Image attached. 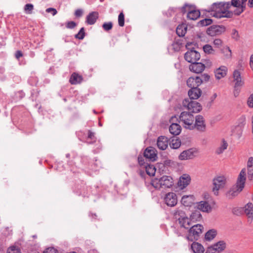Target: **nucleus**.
I'll return each instance as SVG.
<instances>
[{"label": "nucleus", "instance_id": "1", "mask_svg": "<svg viewBox=\"0 0 253 253\" xmlns=\"http://www.w3.org/2000/svg\"><path fill=\"white\" fill-rule=\"evenodd\" d=\"M229 2L221 1L214 2L211 6V10L214 12L213 16L217 18L232 17L233 12L229 10Z\"/></svg>", "mask_w": 253, "mask_h": 253}, {"label": "nucleus", "instance_id": "2", "mask_svg": "<svg viewBox=\"0 0 253 253\" xmlns=\"http://www.w3.org/2000/svg\"><path fill=\"white\" fill-rule=\"evenodd\" d=\"M193 44L192 42L187 43L185 47L188 51L184 54L185 60L191 63L198 61L201 58L200 53L195 49Z\"/></svg>", "mask_w": 253, "mask_h": 253}, {"label": "nucleus", "instance_id": "3", "mask_svg": "<svg viewBox=\"0 0 253 253\" xmlns=\"http://www.w3.org/2000/svg\"><path fill=\"white\" fill-rule=\"evenodd\" d=\"M203 226L200 224L192 225L188 230L187 239L190 241L198 240L203 232Z\"/></svg>", "mask_w": 253, "mask_h": 253}, {"label": "nucleus", "instance_id": "4", "mask_svg": "<svg viewBox=\"0 0 253 253\" xmlns=\"http://www.w3.org/2000/svg\"><path fill=\"white\" fill-rule=\"evenodd\" d=\"M182 104L184 109H188L190 113H198L202 110V106L200 103L188 98L184 99Z\"/></svg>", "mask_w": 253, "mask_h": 253}, {"label": "nucleus", "instance_id": "5", "mask_svg": "<svg viewBox=\"0 0 253 253\" xmlns=\"http://www.w3.org/2000/svg\"><path fill=\"white\" fill-rule=\"evenodd\" d=\"M195 117L190 112H182L179 117L180 122L183 123L184 126L189 129H193V125Z\"/></svg>", "mask_w": 253, "mask_h": 253}, {"label": "nucleus", "instance_id": "6", "mask_svg": "<svg viewBox=\"0 0 253 253\" xmlns=\"http://www.w3.org/2000/svg\"><path fill=\"white\" fill-rule=\"evenodd\" d=\"M226 182V179L223 176H218L213 178L212 191L215 195L218 194V190L219 189L223 188L225 187Z\"/></svg>", "mask_w": 253, "mask_h": 253}, {"label": "nucleus", "instance_id": "7", "mask_svg": "<svg viewBox=\"0 0 253 253\" xmlns=\"http://www.w3.org/2000/svg\"><path fill=\"white\" fill-rule=\"evenodd\" d=\"M226 244L224 241H219L209 247L205 253H220L225 249Z\"/></svg>", "mask_w": 253, "mask_h": 253}, {"label": "nucleus", "instance_id": "8", "mask_svg": "<svg viewBox=\"0 0 253 253\" xmlns=\"http://www.w3.org/2000/svg\"><path fill=\"white\" fill-rule=\"evenodd\" d=\"M198 153V151L196 148H189L182 151L179 155L178 158L180 160L192 159L196 157Z\"/></svg>", "mask_w": 253, "mask_h": 253}, {"label": "nucleus", "instance_id": "9", "mask_svg": "<svg viewBox=\"0 0 253 253\" xmlns=\"http://www.w3.org/2000/svg\"><path fill=\"white\" fill-rule=\"evenodd\" d=\"M194 121L193 129L196 128L199 131L204 132L206 129V125L204 117L202 115H198L195 117Z\"/></svg>", "mask_w": 253, "mask_h": 253}, {"label": "nucleus", "instance_id": "10", "mask_svg": "<svg viewBox=\"0 0 253 253\" xmlns=\"http://www.w3.org/2000/svg\"><path fill=\"white\" fill-rule=\"evenodd\" d=\"M228 2L229 3V8L231 6L236 7L235 10L232 11L233 15H235L236 16H239L245 10V6L241 5V3L239 0H231L230 2Z\"/></svg>", "mask_w": 253, "mask_h": 253}, {"label": "nucleus", "instance_id": "11", "mask_svg": "<svg viewBox=\"0 0 253 253\" xmlns=\"http://www.w3.org/2000/svg\"><path fill=\"white\" fill-rule=\"evenodd\" d=\"M225 30L223 25H212L207 29V33L211 36H214L224 33Z\"/></svg>", "mask_w": 253, "mask_h": 253}, {"label": "nucleus", "instance_id": "12", "mask_svg": "<svg viewBox=\"0 0 253 253\" xmlns=\"http://www.w3.org/2000/svg\"><path fill=\"white\" fill-rule=\"evenodd\" d=\"M164 201L167 206L171 207L175 206L177 203L176 194L174 192L167 193L164 198Z\"/></svg>", "mask_w": 253, "mask_h": 253}, {"label": "nucleus", "instance_id": "13", "mask_svg": "<svg viewBox=\"0 0 253 253\" xmlns=\"http://www.w3.org/2000/svg\"><path fill=\"white\" fill-rule=\"evenodd\" d=\"M143 156L149 161L154 162L157 159V151L153 147H148L145 150Z\"/></svg>", "mask_w": 253, "mask_h": 253}, {"label": "nucleus", "instance_id": "14", "mask_svg": "<svg viewBox=\"0 0 253 253\" xmlns=\"http://www.w3.org/2000/svg\"><path fill=\"white\" fill-rule=\"evenodd\" d=\"M205 68L206 66L204 63L198 62L197 61L192 62L189 66L190 71L196 74L202 73L204 71Z\"/></svg>", "mask_w": 253, "mask_h": 253}, {"label": "nucleus", "instance_id": "15", "mask_svg": "<svg viewBox=\"0 0 253 253\" xmlns=\"http://www.w3.org/2000/svg\"><path fill=\"white\" fill-rule=\"evenodd\" d=\"M177 119L175 116L171 117L170 122H171V125L169 127V132L173 135H177L181 132V126L177 123H173L174 120Z\"/></svg>", "mask_w": 253, "mask_h": 253}, {"label": "nucleus", "instance_id": "16", "mask_svg": "<svg viewBox=\"0 0 253 253\" xmlns=\"http://www.w3.org/2000/svg\"><path fill=\"white\" fill-rule=\"evenodd\" d=\"M202 84V81L198 76L189 77L186 81L187 85L190 88L198 87Z\"/></svg>", "mask_w": 253, "mask_h": 253}, {"label": "nucleus", "instance_id": "17", "mask_svg": "<svg viewBox=\"0 0 253 253\" xmlns=\"http://www.w3.org/2000/svg\"><path fill=\"white\" fill-rule=\"evenodd\" d=\"M200 15L201 13L199 10L197 9L195 5H193V6H190L188 10L187 18L190 20H195L200 17Z\"/></svg>", "mask_w": 253, "mask_h": 253}, {"label": "nucleus", "instance_id": "18", "mask_svg": "<svg viewBox=\"0 0 253 253\" xmlns=\"http://www.w3.org/2000/svg\"><path fill=\"white\" fill-rule=\"evenodd\" d=\"M241 185L240 183H236V185L233 186L230 190L226 193V197L229 199H232L242 191L244 188H241Z\"/></svg>", "mask_w": 253, "mask_h": 253}, {"label": "nucleus", "instance_id": "19", "mask_svg": "<svg viewBox=\"0 0 253 253\" xmlns=\"http://www.w3.org/2000/svg\"><path fill=\"white\" fill-rule=\"evenodd\" d=\"M202 93V91L199 87H194L190 88L188 92V94L191 100H196L198 99Z\"/></svg>", "mask_w": 253, "mask_h": 253}, {"label": "nucleus", "instance_id": "20", "mask_svg": "<svg viewBox=\"0 0 253 253\" xmlns=\"http://www.w3.org/2000/svg\"><path fill=\"white\" fill-rule=\"evenodd\" d=\"M160 184L162 185L163 188H170L173 184V179L170 176L164 175L160 178Z\"/></svg>", "mask_w": 253, "mask_h": 253}, {"label": "nucleus", "instance_id": "21", "mask_svg": "<svg viewBox=\"0 0 253 253\" xmlns=\"http://www.w3.org/2000/svg\"><path fill=\"white\" fill-rule=\"evenodd\" d=\"M157 145L160 150H166L168 146V138L165 136H159L157 139Z\"/></svg>", "mask_w": 253, "mask_h": 253}, {"label": "nucleus", "instance_id": "22", "mask_svg": "<svg viewBox=\"0 0 253 253\" xmlns=\"http://www.w3.org/2000/svg\"><path fill=\"white\" fill-rule=\"evenodd\" d=\"M98 17V12L96 11H92L90 12L86 16L85 22L88 25H93L95 23Z\"/></svg>", "mask_w": 253, "mask_h": 253}, {"label": "nucleus", "instance_id": "23", "mask_svg": "<svg viewBox=\"0 0 253 253\" xmlns=\"http://www.w3.org/2000/svg\"><path fill=\"white\" fill-rule=\"evenodd\" d=\"M227 68L226 66H221L214 71L215 77L216 79L219 80L225 77L227 74Z\"/></svg>", "mask_w": 253, "mask_h": 253}, {"label": "nucleus", "instance_id": "24", "mask_svg": "<svg viewBox=\"0 0 253 253\" xmlns=\"http://www.w3.org/2000/svg\"><path fill=\"white\" fill-rule=\"evenodd\" d=\"M194 200L193 195H184L181 198V202L184 206L190 207L194 203Z\"/></svg>", "mask_w": 253, "mask_h": 253}, {"label": "nucleus", "instance_id": "25", "mask_svg": "<svg viewBox=\"0 0 253 253\" xmlns=\"http://www.w3.org/2000/svg\"><path fill=\"white\" fill-rule=\"evenodd\" d=\"M190 180L191 178L189 175L183 174L180 177L178 184L182 189H183L189 184Z\"/></svg>", "mask_w": 253, "mask_h": 253}, {"label": "nucleus", "instance_id": "26", "mask_svg": "<svg viewBox=\"0 0 253 253\" xmlns=\"http://www.w3.org/2000/svg\"><path fill=\"white\" fill-rule=\"evenodd\" d=\"M83 80L82 76L77 73H73L70 77L69 82L72 84H76L81 83Z\"/></svg>", "mask_w": 253, "mask_h": 253}, {"label": "nucleus", "instance_id": "27", "mask_svg": "<svg viewBox=\"0 0 253 253\" xmlns=\"http://www.w3.org/2000/svg\"><path fill=\"white\" fill-rule=\"evenodd\" d=\"M197 208L203 212H209L211 211V207L209 203L206 201L200 202L197 206Z\"/></svg>", "mask_w": 253, "mask_h": 253}, {"label": "nucleus", "instance_id": "28", "mask_svg": "<svg viewBox=\"0 0 253 253\" xmlns=\"http://www.w3.org/2000/svg\"><path fill=\"white\" fill-rule=\"evenodd\" d=\"M194 253H203L205 249L203 246L198 242H193L191 246Z\"/></svg>", "mask_w": 253, "mask_h": 253}, {"label": "nucleus", "instance_id": "29", "mask_svg": "<svg viewBox=\"0 0 253 253\" xmlns=\"http://www.w3.org/2000/svg\"><path fill=\"white\" fill-rule=\"evenodd\" d=\"M180 226L185 229H188L190 226L192 225V222L190 219V218H188L186 216L182 220H180L178 221Z\"/></svg>", "mask_w": 253, "mask_h": 253}, {"label": "nucleus", "instance_id": "30", "mask_svg": "<svg viewBox=\"0 0 253 253\" xmlns=\"http://www.w3.org/2000/svg\"><path fill=\"white\" fill-rule=\"evenodd\" d=\"M245 213L252 219L253 218V204L251 203H248L245 207Z\"/></svg>", "mask_w": 253, "mask_h": 253}, {"label": "nucleus", "instance_id": "31", "mask_svg": "<svg viewBox=\"0 0 253 253\" xmlns=\"http://www.w3.org/2000/svg\"><path fill=\"white\" fill-rule=\"evenodd\" d=\"M190 218L192 222H196L200 221L202 218V216L200 211H195L192 212Z\"/></svg>", "mask_w": 253, "mask_h": 253}, {"label": "nucleus", "instance_id": "32", "mask_svg": "<svg viewBox=\"0 0 253 253\" xmlns=\"http://www.w3.org/2000/svg\"><path fill=\"white\" fill-rule=\"evenodd\" d=\"M246 171L244 169H242L241 171L239 177L238 178V180L237 182L240 183V185H241V188H244L245 183L246 181Z\"/></svg>", "mask_w": 253, "mask_h": 253}, {"label": "nucleus", "instance_id": "33", "mask_svg": "<svg viewBox=\"0 0 253 253\" xmlns=\"http://www.w3.org/2000/svg\"><path fill=\"white\" fill-rule=\"evenodd\" d=\"M187 29V27L185 25H179L176 28V33L179 37H183L186 33Z\"/></svg>", "mask_w": 253, "mask_h": 253}, {"label": "nucleus", "instance_id": "34", "mask_svg": "<svg viewBox=\"0 0 253 253\" xmlns=\"http://www.w3.org/2000/svg\"><path fill=\"white\" fill-rule=\"evenodd\" d=\"M174 218L177 219L178 221L180 220H182L186 215V213L184 211L180 209H176L173 213Z\"/></svg>", "mask_w": 253, "mask_h": 253}, {"label": "nucleus", "instance_id": "35", "mask_svg": "<svg viewBox=\"0 0 253 253\" xmlns=\"http://www.w3.org/2000/svg\"><path fill=\"white\" fill-rule=\"evenodd\" d=\"M235 85H234V94L235 97L238 96L239 92L240 91V87L243 85L244 83L242 81L241 79L235 80Z\"/></svg>", "mask_w": 253, "mask_h": 253}, {"label": "nucleus", "instance_id": "36", "mask_svg": "<svg viewBox=\"0 0 253 253\" xmlns=\"http://www.w3.org/2000/svg\"><path fill=\"white\" fill-rule=\"evenodd\" d=\"M212 23V20L211 18H205L200 20L197 24L198 27H203L210 25Z\"/></svg>", "mask_w": 253, "mask_h": 253}, {"label": "nucleus", "instance_id": "37", "mask_svg": "<svg viewBox=\"0 0 253 253\" xmlns=\"http://www.w3.org/2000/svg\"><path fill=\"white\" fill-rule=\"evenodd\" d=\"M217 235V231L216 230L212 229L209 230L205 234V239L207 241H211Z\"/></svg>", "mask_w": 253, "mask_h": 253}, {"label": "nucleus", "instance_id": "38", "mask_svg": "<svg viewBox=\"0 0 253 253\" xmlns=\"http://www.w3.org/2000/svg\"><path fill=\"white\" fill-rule=\"evenodd\" d=\"M145 170L148 175L149 176L154 175L156 172L155 167L153 165L147 164L145 166Z\"/></svg>", "mask_w": 253, "mask_h": 253}, {"label": "nucleus", "instance_id": "39", "mask_svg": "<svg viewBox=\"0 0 253 253\" xmlns=\"http://www.w3.org/2000/svg\"><path fill=\"white\" fill-rule=\"evenodd\" d=\"M245 123L244 121L241 122L235 127V132H236L238 136L240 138L242 134L243 130L244 127Z\"/></svg>", "mask_w": 253, "mask_h": 253}, {"label": "nucleus", "instance_id": "40", "mask_svg": "<svg viewBox=\"0 0 253 253\" xmlns=\"http://www.w3.org/2000/svg\"><path fill=\"white\" fill-rule=\"evenodd\" d=\"M222 142V144L215 151L216 154L218 155L222 154L224 151L227 149L228 146V143L224 139H223Z\"/></svg>", "mask_w": 253, "mask_h": 253}, {"label": "nucleus", "instance_id": "41", "mask_svg": "<svg viewBox=\"0 0 253 253\" xmlns=\"http://www.w3.org/2000/svg\"><path fill=\"white\" fill-rule=\"evenodd\" d=\"M220 51L226 58H230L231 57L232 53L229 47L227 46L223 47L220 49Z\"/></svg>", "mask_w": 253, "mask_h": 253}, {"label": "nucleus", "instance_id": "42", "mask_svg": "<svg viewBox=\"0 0 253 253\" xmlns=\"http://www.w3.org/2000/svg\"><path fill=\"white\" fill-rule=\"evenodd\" d=\"M160 178L153 179L151 182L152 186L157 190H160L161 188H163L162 185L160 184Z\"/></svg>", "mask_w": 253, "mask_h": 253}, {"label": "nucleus", "instance_id": "43", "mask_svg": "<svg viewBox=\"0 0 253 253\" xmlns=\"http://www.w3.org/2000/svg\"><path fill=\"white\" fill-rule=\"evenodd\" d=\"M34 9V5L31 3H27L24 7V10L26 14H31Z\"/></svg>", "mask_w": 253, "mask_h": 253}, {"label": "nucleus", "instance_id": "44", "mask_svg": "<svg viewBox=\"0 0 253 253\" xmlns=\"http://www.w3.org/2000/svg\"><path fill=\"white\" fill-rule=\"evenodd\" d=\"M85 32H84V27H82L81 28L78 34L75 35V37L76 39H79V40H83L84 38L85 37Z\"/></svg>", "mask_w": 253, "mask_h": 253}, {"label": "nucleus", "instance_id": "45", "mask_svg": "<svg viewBox=\"0 0 253 253\" xmlns=\"http://www.w3.org/2000/svg\"><path fill=\"white\" fill-rule=\"evenodd\" d=\"M170 147L172 149H176L179 148L181 145V142L178 139L172 140L170 143Z\"/></svg>", "mask_w": 253, "mask_h": 253}, {"label": "nucleus", "instance_id": "46", "mask_svg": "<svg viewBox=\"0 0 253 253\" xmlns=\"http://www.w3.org/2000/svg\"><path fill=\"white\" fill-rule=\"evenodd\" d=\"M203 48L205 53L209 54H213L214 50L211 45L207 44L203 46Z\"/></svg>", "mask_w": 253, "mask_h": 253}, {"label": "nucleus", "instance_id": "47", "mask_svg": "<svg viewBox=\"0 0 253 253\" xmlns=\"http://www.w3.org/2000/svg\"><path fill=\"white\" fill-rule=\"evenodd\" d=\"M118 24L120 27H123L125 25V15L123 12L118 16Z\"/></svg>", "mask_w": 253, "mask_h": 253}, {"label": "nucleus", "instance_id": "48", "mask_svg": "<svg viewBox=\"0 0 253 253\" xmlns=\"http://www.w3.org/2000/svg\"><path fill=\"white\" fill-rule=\"evenodd\" d=\"M102 28L106 31L111 30L113 28V23L112 22H105L102 25Z\"/></svg>", "mask_w": 253, "mask_h": 253}, {"label": "nucleus", "instance_id": "49", "mask_svg": "<svg viewBox=\"0 0 253 253\" xmlns=\"http://www.w3.org/2000/svg\"><path fill=\"white\" fill-rule=\"evenodd\" d=\"M87 138L90 139L92 141L89 142V144H92L96 141V138L95 136V133L93 132H92L91 130H89L88 131L87 133Z\"/></svg>", "mask_w": 253, "mask_h": 253}, {"label": "nucleus", "instance_id": "50", "mask_svg": "<svg viewBox=\"0 0 253 253\" xmlns=\"http://www.w3.org/2000/svg\"><path fill=\"white\" fill-rule=\"evenodd\" d=\"M40 90H39L38 89H37V90L33 89L31 91V94L30 98L33 101L36 99L37 96H38V95L40 93Z\"/></svg>", "mask_w": 253, "mask_h": 253}, {"label": "nucleus", "instance_id": "51", "mask_svg": "<svg viewBox=\"0 0 253 253\" xmlns=\"http://www.w3.org/2000/svg\"><path fill=\"white\" fill-rule=\"evenodd\" d=\"M83 166H87L89 163V158L87 156H82L78 158Z\"/></svg>", "mask_w": 253, "mask_h": 253}, {"label": "nucleus", "instance_id": "52", "mask_svg": "<svg viewBox=\"0 0 253 253\" xmlns=\"http://www.w3.org/2000/svg\"><path fill=\"white\" fill-rule=\"evenodd\" d=\"M6 253H21L20 250L15 246L10 247L7 251Z\"/></svg>", "mask_w": 253, "mask_h": 253}, {"label": "nucleus", "instance_id": "53", "mask_svg": "<svg viewBox=\"0 0 253 253\" xmlns=\"http://www.w3.org/2000/svg\"><path fill=\"white\" fill-rule=\"evenodd\" d=\"M198 77H200L202 81V84L208 82L210 78V75L208 74H201V76Z\"/></svg>", "mask_w": 253, "mask_h": 253}, {"label": "nucleus", "instance_id": "54", "mask_svg": "<svg viewBox=\"0 0 253 253\" xmlns=\"http://www.w3.org/2000/svg\"><path fill=\"white\" fill-rule=\"evenodd\" d=\"M15 96H16V97L17 99L18 100H21L22 99V98H23L25 96V93L23 92V90H19L17 92H16L15 94Z\"/></svg>", "mask_w": 253, "mask_h": 253}, {"label": "nucleus", "instance_id": "55", "mask_svg": "<svg viewBox=\"0 0 253 253\" xmlns=\"http://www.w3.org/2000/svg\"><path fill=\"white\" fill-rule=\"evenodd\" d=\"M232 38L236 41H238L239 39V35L238 32L235 29H234L232 31L231 33Z\"/></svg>", "mask_w": 253, "mask_h": 253}, {"label": "nucleus", "instance_id": "56", "mask_svg": "<svg viewBox=\"0 0 253 253\" xmlns=\"http://www.w3.org/2000/svg\"><path fill=\"white\" fill-rule=\"evenodd\" d=\"M191 6H193V5L185 3L180 8V11L183 13V14H185L186 12H188V10L189 9V7Z\"/></svg>", "mask_w": 253, "mask_h": 253}, {"label": "nucleus", "instance_id": "57", "mask_svg": "<svg viewBox=\"0 0 253 253\" xmlns=\"http://www.w3.org/2000/svg\"><path fill=\"white\" fill-rule=\"evenodd\" d=\"M77 26V24L74 21H68L66 23V27L68 29H73Z\"/></svg>", "mask_w": 253, "mask_h": 253}, {"label": "nucleus", "instance_id": "58", "mask_svg": "<svg viewBox=\"0 0 253 253\" xmlns=\"http://www.w3.org/2000/svg\"><path fill=\"white\" fill-rule=\"evenodd\" d=\"M233 76L234 81L241 79V74L238 70L234 71Z\"/></svg>", "mask_w": 253, "mask_h": 253}, {"label": "nucleus", "instance_id": "59", "mask_svg": "<svg viewBox=\"0 0 253 253\" xmlns=\"http://www.w3.org/2000/svg\"><path fill=\"white\" fill-rule=\"evenodd\" d=\"M42 253H58V252L54 248H48L44 250Z\"/></svg>", "mask_w": 253, "mask_h": 253}, {"label": "nucleus", "instance_id": "60", "mask_svg": "<svg viewBox=\"0 0 253 253\" xmlns=\"http://www.w3.org/2000/svg\"><path fill=\"white\" fill-rule=\"evenodd\" d=\"M248 178L250 180L252 179L253 177V167H248Z\"/></svg>", "mask_w": 253, "mask_h": 253}, {"label": "nucleus", "instance_id": "61", "mask_svg": "<svg viewBox=\"0 0 253 253\" xmlns=\"http://www.w3.org/2000/svg\"><path fill=\"white\" fill-rule=\"evenodd\" d=\"M213 43L217 47H219L222 45V41L219 39H216L213 41Z\"/></svg>", "mask_w": 253, "mask_h": 253}, {"label": "nucleus", "instance_id": "62", "mask_svg": "<svg viewBox=\"0 0 253 253\" xmlns=\"http://www.w3.org/2000/svg\"><path fill=\"white\" fill-rule=\"evenodd\" d=\"M46 12L48 13L51 12L53 16L56 15L57 13L56 9L54 8L49 7L46 9Z\"/></svg>", "mask_w": 253, "mask_h": 253}, {"label": "nucleus", "instance_id": "63", "mask_svg": "<svg viewBox=\"0 0 253 253\" xmlns=\"http://www.w3.org/2000/svg\"><path fill=\"white\" fill-rule=\"evenodd\" d=\"M248 104L250 107L253 108V93L248 98Z\"/></svg>", "mask_w": 253, "mask_h": 253}, {"label": "nucleus", "instance_id": "64", "mask_svg": "<svg viewBox=\"0 0 253 253\" xmlns=\"http://www.w3.org/2000/svg\"><path fill=\"white\" fill-rule=\"evenodd\" d=\"M138 163L140 165V166H145V161H144V158L142 156L139 155L138 157Z\"/></svg>", "mask_w": 253, "mask_h": 253}]
</instances>
